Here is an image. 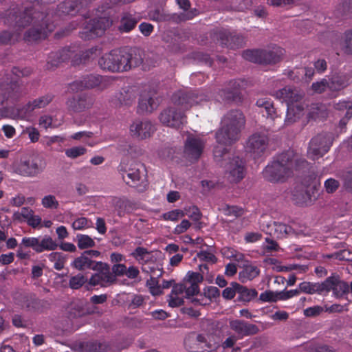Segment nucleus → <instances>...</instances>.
Wrapping results in <instances>:
<instances>
[{
	"label": "nucleus",
	"instance_id": "nucleus-1",
	"mask_svg": "<svg viewBox=\"0 0 352 352\" xmlns=\"http://www.w3.org/2000/svg\"><path fill=\"white\" fill-rule=\"evenodd\" d=\"M57 0H21V6H15L0 12V21L19 28H30L23 38L27 42L45 39L54 31V10L48 5Z\"/></svg>",
	"mask_w": 352,
	"mask_h": 352
},
{
	"label": "nucleus",
	"instance_id": "nucleus-2",
	"mask_svg": "<svg viewBox=\"0 0 352 352\" xmlns=\"http://www.w3.org/2000/svg\"><path fill=\"white\" fill-rule=\"evenodd\" d=\"M309 163L300 154L287 150L277 155L263 171L264 178L272 183H283L294 175L308 168Z\"/></svg>",
	"mask_w": 352,
	"mask_h": 352
},
{
	"label": "nucleus",
	"instance_id": "nucleus-3",
	"mask_svg": "<svg viewBox=\"0 0 352 352\" xmlns=\"http://www.w3.org/2000/svg\"><path fill=\"white\" fill-rule=\"evenodd\" d=\"M245 123V116L240 110L232 109L229 111L223 117L221 127L215 134L218 145L230 146L238 141Z\"/></svg>",
	"mask_w": 352,
	"mask_h": 352
},
{
	"label": "nucleus",
	"instance_id": "nucleus-4",
	"mask_svg": "<svg viewBox=\"0 0 352 352\" xmlns=\"http://www.w3.org/2000/svg\"><path fill=\"white\" fill-rule=\"evenodd\" d=\"M214 161L226 170L230 183H237L245 176V164L242 159L230 153L226 147L217 145L213 150Z\"/></svg>",
	"mask_w": 352,
	"mask_h": 352
},
{
	"label": "nucleus",
	"instance_id": "nucleus-5",
	"mask_svg": "<svg viewBox=\"0 0 352 352\" xmlns=\"http://www.w3.org/2000/svg\"><path fill=\"white\" fill-rule=\"evenodd\" d=\"M320 183L314 174L305 176L292 192V199L300 206H311L319 197Z\"/></svg>",
	"mask_w": 352,
	"mask_h": 352
},
{
	"label": "nucleus",
	"instance_id": "nucleus-6",
	"mask_svg": "<svg viewBox=\"0 0 352 352\" xmlns=\"http://www.w3.org/2000/svg\"><path fill=\"white\" fill-rule=\"evenodd\" d=\"M285 54V50L278 46L269 49L246 50L242 56L247 60L260 65H275L280 62Z\"/></svg>",
	"mask_w": 352,
	"mask_h": 352
},
{
	"label": "nucleus",
	"instance_id": "nucleus-7",
	"mask_svg": "<svg viewBox=\"0 0 352 352\" xmlns=\"http://www.w3.org/2000/svg\"><path fill=\"white\" fill-rule=\"evenodd\" d=\"M124 182L129 186L138 187L146 179V168L143 164L133 160H124L118 166Z\"/></svg>",
	"mask_w": 352,
	"mask_h": 352
},
{
	"label": "nucleus",
	"instance_id": "nucleus-8",
	"mask_svg": "<svg viewBox=\"0 0 352 352\" xmlns=\"http://www.w3.org/2000/svg\"><path fill=\"white\" fill-rule=\"evenodd\" d=\"M112 24L113 21L109 17L102 16L90 19L83 24L79 36L85 41L100 37Z\"/></svg>",
	"mask_w": 352,
	"mask_h": 352
},
{
	"label": "nucleus",
	"instance_id": "nucleus-9",
	"mask_svg": "<svg viewBox=\"0 0 352 352\" xmlns=\"http://www.w3.org/2000/svg\"><path fill=\"white\" fill-rule=\"evenodd\" d=\"M333 141V134L329 132H322L313 137L307 149V155L313 160L322 157L327 153Z\"/></svg>",
	"mask_w": 352,
	"mask_h": 352
},
{
	"label": "nucleus",
	"instance_id": "nucleus-10",
	"mask_svg": "<svg viewBox=\"0 0 352 352\" xmlns=\"http://www.w3.org/2000/svg\"><path fill=\"white\" fill-rule=\"evenodd\" d=\"M124 61V52L111 50L98 59V65L104 71L122 72H126Z\"/></svg>",
	"mask_w": 352,
	"mask_h": 352
},
{
	"label": "nucleus",
	"instance_id": "nucleus-11",
	"mask_svg": "<svg viewBox=\"0 0 352 352\" xmlns=\"http://www.w3.org/2000/svg\"><path fill=\"white\" fill-rule=\"evenodd\" d=\"M98 265V266L94 270L96 272L91 275L89 279L88 284L85 285L87 290H89L91 287L100 286L101 287H107L116 284L111 274L110 265L103 262Z\"/></svg>",
	"mask_w": 352,
	"mask_h": 352
},
{
	"label": "nucleus",
	"instance_id": "nucleus-12",
	"mask_svg": "<svg viewBox=\"0 0 352 352\" xmlns=\"http://www.w3.org/2000/svg\"><path fill=\"white\" fill-rule=\"evenodd\" d=\"M161 101L155 90L144 89L140 94L137 112L142 115L151 113L158 107Z\"/></svg>",
	"mask_w": 352,
	"mask_h": 352
},
{
	"label": "nucleus",
	"instance_id": "nucleus-13",
	"mask_svg": "<svg viewBox=\"0 0 352 352\" xmlns=\"http://www.w3.org/2000/svg\"><path fill=\"white\" fill-rule=\"evenodd\" d=\"M161 123L165 126L178 129L186 122V116L175 107L164 109L159 116Z\"/></svg>",
	"mask_w": 352,
	"mask_h": 352
},
{
	"label": "nucleus",
	"instance_id": "nucleus-14",
	"mask_svg": "<svg viewBox=\"0 0 352 352\" xmlns=\"http://www.w3.org/2000/svg\"><path fill=\"white\" fill-rule=\"evenodd\" d=\"M204 96L198 95L191 91H178L172 96L173 103L182 110H188L194 104H199L204 100Z\"/></svg>",
	"mask_w": 352,
	"mask_h": 352
},
{
	"label": "nucleus",
	"instance_id": "nucleus-15",
	"mask_svg": "<svg viewBox=\"0 0 352 352\" xmlns=\"http://www.w3.org/2000/svg\"><path fill=\"white\" fill-rule=\"evenodd\" d=\"M269 138L265 133L256 132L250 135L246 142V149L254 157L261 156L267 148Z\"/></svg>",
	"mask_w": 352,
	"mask_h": 352
},
{
	"label": "nucleus",
	"instance_id": "nucleus-16",
	"mask_svg": "<svg viewBox=\"0 0 352 352\" xmlns=\"http://www.w3.org/2000/svg\"><path fill=\"white\" fill-rule=\"evenodd\" d=\"M45 163L38 157H30L21 160L18 166V173L23 176L34 177L45 169Z\"/></svg>",
	"mask_w": 352,
	"mask_h": 352
},
{
	"label": "nucleus",
	"instance_id": "nucleus-17",
	"mask_svg": "<svg viewBox=\"0 0 352 352\" xmlns=\"http://www.w3.org/2000/svg\"><path fill=\"white\" fill-rule=\"evenodd\" d=\"M124 57L125 58L124 66L126 72L133 67H137L144 63L148 65L155 66L156 61L151 60L152 58L146 55L142 50L139 48L131 49L129 52H124Z\"/></svg>",
	"mask_w": 352,
	"mask_h": 352
},
{
	"label": "nucleus",
	"instance_id": "nucleus-18",
	"mask_svg": "<svg viewBox=\"0 0 352 352\" xmlns=\"http://www.w3.org/2000/svg\"><path fill=\"white\" fill-rule=\"evenodd\" d=\"M23 96L21 87L16 82L0 85V105L13 104Z\"/></svg>",
	"mask_w": 352,
	"mask_h": 352
},
{
	"label": "nucleus",
	"instance_id": "nucleus-19",
	"mask_svg": "<svg viewBox=\"0 0 352 352\" xmlns=\"http://www.w3.org/2000/svg\"><path fill=\"white\" fill-rule=\"evenodd\" d=\"M184 345L189 352H202L211 348L205 336L194 331L186 336Z\"/></svg>",
	"mask_w": 352,
	"mask_h": 352
},
{
	"label": "nucleus",
	"instance_id": "nucleus-20",
	"mask_svg": "<svg viewBox=\"0 0 352 352\" xmlns=\"http://www.w3.org/2000/svg\"><path fill=\"white\" fill-rule=\"evenodd\" d=\"M216 37L221 46L230 49L241 48L245 44L244 37L241 34L231 32L227 30L219 31L216 34Z\"/></svg>",
	"mask_w": 352,
	"mask_h": 352
},
{
	"label": "nucleus",
	"instance_id": "nucleus-21",
	"mask_svg": "<svg viewBox=\"0 0 352 352\" xmlns=\"http://www.w3.org/2000/svg\"><path fill=\"white\" fill-rule=\"evenodd\" d=\"M241 80H232L227 87L219 90V97L226 102H237L241 100Z\"/></svg>",
	"mask_w": 352,
	"mask_h": 352
},
{
	"label": "nucleus",
	"instance_id": "nucleus-22",
	"mask_svg": "<svg viewBox=\"0 0 352 352\" xmlns=\"http://www.w3.org/2000/svg\"><path fill=\"white\" fill-rule=\"evenodd\" d=\"M130 131L133 136L143 140L151 137L155 128L148 120H135L131 125Z\"/></svg>",
	"mask_w": 352,
	"mask_h": 352
},
{
	"label": "nucleus",
	"instance_id": "nucleus-23",
	"mask_svg": "<svg viewBox=\"0 0 352 352\" xmlns=\"http://www.w3.org/2000/svg\"><path fill=\"white\" fill-rule=\"evenodd\" d=\"M204 147V143L201 139L188 136L185 143L184 155L190 161H196L201 156Z\"/></svg>",
	"mask_w": 352,
	"mask_h": 352
},
{
	"label": "nucleus",
	"instance_id": "nucleus-24",
	"mask_svg": "<svg viewBox=\"0 0 352 352\" xmlns=\"http://www.w3.org/2000/svg\"><path fill=\"white\" fill-rule=\"evenodd\" d=\"M324 283L327 285L326 290H324V293H328L332 290L337 298H340L349 292V285L346 282L340 280L338 275L328 277L324 281Z\"/></svg>",
	"mask_w": 352,
	"mask_h": 352
},
{
	"label": "nucleus",
	"instance_id": "nucleus-25",
	"mask_svg": "<svg viewBox=\"0 0 352 352\" xmlns=\"http://www.w3.org/2000/svg\"><path fill=\"white\" fill-rule=\"evenodd\" d=\"M94 102V100L91 96L86 94H81L69 98L67 101V105L70 111L80 113L91 107Z\"/></svg>",
	"mask_w": 352,
	"mask_h": 352
},
{
	"label": "nucleus",
	"instance_id": "nucleus-26",
	"mask_svg": "<svg viewBox=\"0 0 352 352\" xmlns=\"http://www.w3.org/2000/svg\"><path fill=\"white\" fill-rule=\"evenodd\" d=\"M303 94L296 88L290 86H286L284 88L276 91L274 96L279 100H282L288 105L296 104L303 97Z\"/></svg>",
	"mask_w": 352,
	"mask_h": 352
},
{
	"label": "nucleus",
	"instance_id": "nucleus-27",
	"mask_svg": "<svg viewBox=\"0 0 352 352\" xmlns=\"http://www.w3.org/2000/svg\"><path fill=\"white\" fill-rule=\"evenodd\" d=\"M23 305L28 311L37 313H42L50 307L48 300L40 299L34 294L24 296Z\"/></svg>",
	"mask_w": 352,
	"mask_h": 352
},
{
	"label": "nucleus",
	"instance_id": "nucleus-28",
	"mask_svg": "<svg viewBox=\"0 0 352 352\" xmlns=\"http://www.w3.org/2000/svg\"><path fill=\"white\" fill-rule=\"evenodd\" d=\"M230 327L241 337L254 336L259 332V329L256 324L248 323L242 320H231Z\"/></svg>",
	"mask_w": 352,
	"mask_h": 352
},
{
	"label": "nucleus",
	"instance_id": "nucleus-29",
	"mask_svg": "<svg viewBox=\"0 0 352 352\" xmlns=\"http://www.w3.org/2000/svg\"><path fill=\"white\" fill-rule=\"evenodd\" d=\"M103 80L100 75H87L80 80H76L72 84V89L76 91L83 89H89L99 86Z\"/></svg>",
	"mask_w": 352,
	"mask_h": 352
},
{
	"label": "nucleus",
	"instance_id": "nucleus-30",
	"mask_svg": "<svg viewBox=\"0 0 352 352\" xmlns=\"http://www.w3.org/2000/svg\"><path fill=\"white\" fill-rule=\"evenodd\" d=\"M329 84V90L338 92L349 85L350 77L348 74L336 72L327 76Z\"/></svg>",
	"mask_w": 352,
	"mask_h": 352
},
{
	"label": "nucleus",
	"instance_id": "nucleus-31",
	"mask_svg": "<svg viewBox=\"0 0 352 352\" xmlns=\"http://www.w3.org/2000/svg\"><path fill=\"white\" fill-rule=\"evenodd\" d=\"M101 263V261H96L91 259V256H88L87 253L84 251L80 256L74 260L72 266L80 271L85 270H94L96 269V267L98 266V264Z\"/></svg>",
	"mask_w": 352,
	"mask_h": 352
},
{
	"label": "nucleus",
	"instance_id": "nucleus-32",
	"mask_svg": "<svg viewBox=\"0 0 352 352\" xmlns=\"http://www.w3.org/2000/svg\"><path fill=\"white\" fill-rule=\"evenodd\" d=\"M138 21V19L133 14L129 12H124L121 15L118 29L120 32H129L135 28Z\"/></svg>",
	"mask_w": 352,
	"mask_h": 352
},
{
	"label": "nucleus",
	"instance_id": "nucleus-33",
	"mask_svg": "<svg viewBox=\"0 0 352 352\" xmlns=\"http://www.w3.org/2000/svg\"><path fill=\"white\" fill-rule=\"evenodd\" d=\"M53 100V96L51 94H47L43 96L38 98L34 99V100L29 102L24 107L23 110L25 113H30L36 109H41L46 107Z\"/></svg>",
	"mask_w": 352,
	"mask_h": 352
},
{
	"label": "nucleus",
	"instance_id": "nucleus-34",
	"mask_svg": "<svg viewBox=\"0 0 352 352\" xmlns=\"http://www.w3.org/2000/svg\"><path fill=\"white\" fill-rule=\"evenodd\" d=\"M114 206L119 217H123L125 213H131L137 208L134 202L125 198L115 199Z\"/></svg>",
	"mask_w": 352,
	"mask_h": 352
},
{
	"label": "nucleus",
	"instance_id": "nucleus-35",
	"mask_svg": "<svg viewBox=\"0 0 352 352\" xmlns=\"http://www.w3.org/2000/svg\"><path fill=\"white\" fill-rule=\"evenodd\" d=\"M76 55L75 51L71 47H64L58 52H52L50 58H52V64L57 65L60 63L66 62Z\"/></svg>",
	"mask_w": 352,
	"mask_h": 352
},
{
	"label": "nucleus",
	"instance_id": "nucleus-36",
	"mask_svg": "<svg viewBox=\"0 0 352 352\" xmlns=\"http://www.w3.org/2000/svg\"><path fill=\"white\" fill-rule=\"evenodd\" d=\"M328 112L324 104L321 103L311 104L307 113V118L310 120H322L327 117Z\"/></svg>",
	"mask_w": 352,
	"mask_h": 352
},
{
	"label": "nucleus",
	"instance_id": "nucleus-37",
	"mask_svg": "<svg viewBox=\"0 0 352 352\" xmlns=\"http://www.w3.org/2000/svg\"><path fill=\"white\" fill-rule=\"evenodd\" d=\"M285 123L291 124L298 120L303 114L304 107L302 105L296 103V104L288 105Z\"/></svg>",
	"mask_w": 352,
	"mask_h": 352
},
{
	"label": "nucleus",
	"instance_id": "nucleus-38",
	"mask_svg": "<svg viewBox=\"0 0 352 352\" xmlns=\"http://www.w3.org/2000/svg\"><path fill=\"white\" fill-rule=\"evenodd\" d=\"M327 284L324 283V281L322 283H310V282H303L299 285V291L306 293V294H322L324 293V290L327 289Z\"/></svg>",
	"mask_w": 352,
	"mask_h": 352
},
{
	"label": "nucleus",
	"instance_id": "nucleus-39",
	"mask_svg": "<svg viewBox=\"0 0 352 352\" xmlns=\"http://www.w3.org/2000/svg\"><path fill=\"white\" fill-rule=\"evenodd\" d=\"M234 285L238 287L237 300L239 302H249L258 295V292L255 289H249L245 286L240 285L239 283L235 284Z\"/></svg>",
	"mask_w": 352,
	"mask_h": 352
},
{
	"label": "nucleus",
	"instance_id": "nucleus-40",
	"mask_svg": "<svg viewBox=\"0 0 352 352\" xmlns=\"http://www.w3.org/2000/svg\"><path fill=\"white\" fill-rule=\"evenodd\" d=\"M260 274V270L256 266L252 265H243V270L239 273V278L241 282L245 283L252 280L257 277Z\"/></svg>",
	"mask_w": 352,
	"mask_h": 352
},
{
	"label": "nucleus",
	"instance_id": "nucleus-41",
	"mask_svg": "<svg viewBox=\"0 0 352 352\" xmlns=\"http://www.w3.org/2000/svg\"><path fill=\"white\" fill-rule=\"evenodd\" d=\"M58 12L64 14L76 15L80 13L76 0H65L58 6Z\"/></svg>",
	"mask_w": 352,
	"mask_h": 352
},
{
	"label": "nucleus",
	"instance_id": "nucleus-42",
	"mask_svg": "<svg viewBox=\"0 0 352 352\" xmlns=\"http://www.w3.org/2000/svg\"><path fill=\"white\" fill-rule=\"evenodd\" d=\"M135 99V94L130 89H122L116 96V105L120 106H130Z\"/></svg>",
	"mask_w": 352,
	"mask_h": 352
},
{
	"label": "nucleus",
	"instance_id": "nucleus-43",
	"mask_svg": "<svg viewBox=\"0 0 352 352\" xmlns=\"http://www.w3.org/2000/svg\"><path fill=\"white\" fill-rule=\"evenodd\" d=\"M335 15L338 18H348L352 15V0H342L338 5Z\"/></svg>",
	"mask_w": 352,
	"mask_h": 352
},
{
	"label": "nucleus",
	"instance_id": "nucleus-44",
	"mask_svg": "<svg viewBox=\"0 0 352 352\" xmlns=\"http://www.w3.org/2000/svg\"><path fill=\"white\" fill-rule=\"evenodd\" d=\"M151 19L158 22H172L175 23V13H167L164 10H155L151 14Z\"/></svg>",
	"mask_w": 352,
	"mask_h": 352
},
{
	"label": "nucleus",
	"instance_id": "nucleus-45",
	"mask_svg": "<svg viewBox=\"0 0 352 352\" xmlns=\"http://www.w3.org/2000/svg\"><path fill=\"white\" fill-rule=\"evenodd\" d=\"M256 104L258 107L264 108L267 116L274 119L275 117L278 116L276 109L274 107V104L270 100L265 98H260L257 100Z\"/></svg>",
	"mask_w": 352,
	"mask_h": 352
},
{
	"label": "nucleus",
	"instance_id": "nucleus-46",
	"mask_svg": "<svg viewBox=\"0 0 352 352\" xmlns=\"http://www.w3.org/2000/svg\"><path fill=\"white\" fill-rule=\"evenodd\" d=\"M341 45L346 54L352 55V29L346 30L344 32Z\"/></svg>",
	"mask_w": 352,
	"mask_h": 352
},
{
	"label": "nucleus",
	"instance_id": "nucleus-47",
	"mask_svg": "<svg viewBox=\"0 0 352 352\" xmlns=\"http://www.w3.org/2000/svg\"><path fill=\"white\" fill-rule=\"evenodd\" d=\"M89 280L82 274L72 276L69 281V285L72 289H78L85 283L88 284Z\"/></svg>",
	"mask_w": 352,
	"mask_h": 352
},
{
	"label": "nucleus",
	"instance_id": "nucleus-48",
	"mask_svg": "<svg viewBox=\"0 0 352 352\" xmlns=\"http://www.w3.org/2000/svg\"><path fill=\"white\" fill-rule=\"evenodd\" d=\"M76 241L78 247L80 250H85L95 246L94 241L88 235L77 234Z\"/></svg>",
	"mask_w": 352,
	"mask_h": 352
},
{
	"label": "nucleus",
	"instance_id": "nucleus-49",
	"mask_svg": "<svg viewBox=\"0 0 352 352\" xmlns=\"http://www.w3.org/2000/svg\"><path fill=\"white\" fill-rule=\"evenodd\" d=\"M57 247L58 244L50 236H45L41 241H39L38 252L44 250H54Z\"/></svg>",
	"mask_w": 352,
	"mask_h": 352
},
{
	"label": "nucleus",
	"instance_id": "nucleus-50",
	"mask_svg": "<svg viewBox=\"0 0 352 352\" xmlns=\"http://www.w3.org/2000/svg\"><path fill=\"white\" fill-rule=\"evenodd\" d=\"M49 259L54 261V268L57 270L63 269L65 261V256L61 252H52L49 254Z\"/></svg>",
	"mask_w": 352,
	"mask_h": 352
},
{
	"label": "nucleus",
	"instance_id": "nucleus-51",
	"mask_svg": "<svg viewBox=\"0 0 352 352\" xmlns=\"http://www.w3.org/2000/svg\"><path fill=\"white\" fill-rule=\"evenodd\" d=\"M126 273V267L124 264L116 263L111 268V274L116 284L118 282V276H122Z\"/></svg>",
	"mask_w": 352,
	"mask_h": 352
},
{
	"label": "nucleus",
	"instance_id": "nucleus-52",
	"mask_svg": "<svg viewBox=\"0 0 352 352\" xmlns=\"http://www.w3.org/2000/svg\"><path fill=\"white\" fill-rule=\"evenodd\" d=\"M327 258H334L339 261H352V252L349 250H342L331 254L327 255Z\"/></svg>",
	"mask_w": 352,
	"mask_h": 352
},
{
	"label": "nucleus",
	"instance_id": "nucleus-53",
	"mask_svg": "<svg viewBox=\"0 0 352 352\" xmlns=\"http://www.w3.org/2000/svg\"><path fill=\"white\" fill-rule=\"evenodd\" d=\"M146 285L148 287L151 293L153 296H158L162 294L161 285H159V281L154 276H151L150 280L146 282Z\"/></svg>",
	"mask_w": 352,
	"mask_h": 352
},
{
	"label": "nucleus",
	"instance_id": "nucleus-54",
	"mask_svg": "<svg viewBox=\"0 0 352 352\" xmlns=\"http://www.w3.org/2000/svg\"><path fill=\"white\" fill-rule=\"evenodd\" d=\"M223 210L226 215L233 217V219H235L243 214V210L236 206H228L226 205Z\"/></svg>",
	"mask_w": 352,
	"mask_h": 352
},
{
	"label": "nucleus",
	"instance_id": "nucleus-55",
	"mask_svg": "<svg viewBox=\"0 0 352 352\" xmlns=\"http://www.w3.org/2000/svg\"><path fill=\"white\" fill-rule=\"evenodd\" d=\"M41 203L45 208L57 209L59 206V203L55 196L52 195L45 196L42 199Z\"/></svg>",
	"mask_w": 352,
	"mask_h": 352
},
{
	"label": "nucleus",
	"instance_id": "nucleus-56",
	"mask_svg": "<svg viewBox=\"0 0 352 352\" xmlns=\"http://www.w3.org/2000/svg\"><path fill=\"white\" fill-rule=\"evenodd\" d=\"M334 108L338 111L346 110V118H351L352 117V102L349 101H342L334 104Z\"/></svg>",
	"mask_w": 352,
	"mask_h": 352
},
{
	"label": "nucleus",
	"instance_id": "nucleus-57",
	"mask_svg": "<svg viewBox=\"0 0 352 352\" xmlns=\"http://www.w3.org/2000/svg\"><path fill=\"white\" fill-rule=\"evenodd\" d=\"M311 89L316 94H322L329 89V84L327 78L312 83Z\"/></svg>",
	"mask_w": 352,
	"mask_h": 352
},
{
	"label": "nucleus",
	"instance_id": "nucleus-58",
	"mask_svg": "<svg viewBox=\"0 0 352 352\" xmlns=\"http://www.w3.org/2000/svg\"><path fill=\"white\" fill-rule=\"evenodd\" d=\"M21 245L25 248H32L34 251L38 252L39 239L34 237H24L22 239Z\"/></svg>",
	"mask_w": 352,
	"mask_h": 352
},
{
	"label": "nucleus",
	"instance_id": "nucleus-59",
	"mask_svg": "<svg viewBox=\"0 0 352 352\" xmlns=\"http://www.w3.org/2000/svg\"><path fill=\"white\" fill-rule=\"evenodd\" d=\"M87 151V149L83 146H74L68 149H66L65 154L68 157L74 159L80 155H84Z\"/></svg>",
	"mask_w": 352,
	"mask_h": 352
},
{
	"label": "nucleus",
	"instance_id": "nucleus-60",
	"mask_svg": "<svg viewBox=\"0 0 352 352\" xmlns=\"http://www.w3.org/2000/svg\"><path fill=\"white\" fill-rule=\"evenodd\" d=\"M278 292H274L271 290H267L263 293H261L259 296V300L263 302H276L279 300Z\"/></svg>",
	"mask_w": 352,
	"mask_h": 352
},
{
	"label": "nucleus",
	"instance_id": "nucleus-61",
	"mask_svg": "<svg viewBox=\"0 0 352 352\" xmlns=\"http://www.w3.org/2000/svg\"><path fill=\"white\" fill-rule=\"evenodd\" d=\"M235 284H239L236 282H232L230 283L231 287H226L223 290L222 296L226 300H232L235 296V294H237L238 287L234 285Z\"/></svg>",
	"mask_w": 352,
	"mask_h": 352
},
{
	"label": "nucleus",
	"instance_id": "nucleus-62",
	"mask_svg": "<svg viewBox=\"0 0 352 352\" xmlns=\"http://www.w3.org/2000/svg\"><path fill=\"white\" fill-rule=\"evenodd\" d=\"M203 295L210 300H212L220 296V290L217 287L208 286L204 289Z\"/></svg>",
	"mask_w": 352,
	"mask_h": 352
},
{
	"label": "nucleus",
	"instance_id": "nucleus-63",
	"mask_svg": "<svg viewBox=\"0 0 352 352\" xmlns=\"http://www.w3.org/2000/svg\"><path fill=\"white\" fill-rule=\"evenodd\" d=\"M192 58L200 63H204L205 64L211 66L213 60L207 54H204L201 52H195L192 54Z\"/></svg>",
	"mask_w": 352,
	"mask_h": 352
},
{
	"label": "nucleus",
	"instance_id": "nucleus-64",
	"mask_svg": "<svg viewBox=\"0 0 352 352\" xmlns=\"http://www.w3.org/2000/svg\"><path fill=\"white\" fill-rule=\"evenodd\" d=\"M186 213L181 210H174L163 214L165 220L177 221L179 217H184Z\"/></svg>",
	"mask_w": 352,
	"mask_h": 352
}]
</instances>
